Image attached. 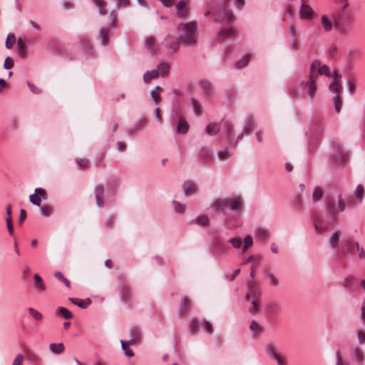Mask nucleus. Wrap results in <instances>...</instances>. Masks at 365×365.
I'll use <instances>...</instances> for the list:
<instances>
[{"mask_svg": "<svg viewBox=\"0 0 365 365\" xmlns=\"http://www.w3.org/2000/svg\"><path fill=\"white\" fill-rule=\"evenodd\" d=\"M329 89L335 94L333 98V104L335 111L339 113L342 107V100L341 98L342 87L337 81H332L329 85Z\"/></svg>", "mask_w": 365, "mask_h": 365, "instance_id": "obj_6", "label": "nucleus"}, {"mask_svg": "<svg viewBox=\"0 0 365 365\" xmlns=\"http://www.w3.org/2000/svg\"><path fill=\"white\" fill-rule=\"evenodd\" d=\"M200 327L204 328L205 331L210 334L213 332V327L211 322L206 321L205 319L200 322Z\"/></svg>", "mask_w": 365, "mask_h": 365, "instance_id": "obj_43", "label": "nucleus"}, {"mask_svg": "<svg viewBox=\"0 0 365 365\" xmlns=\"http://www.w3.org/2000/svg\"><path fill=\"white\" fill-rule=\"evenodd\" d=\"M200 327V322L196 319H192L190 324V332L192 335H195L198 331V327Z\"/></svg>", "mask_w": 365, "mask_h": 365, "instance_id": "obj_49", "label": "nucleus"}, {"mask_svg": "<svg viewBox=\"0 0 365 365\" xmlns=\"http://www.w3.org/2000/svg\"><path fill=\"white\" fill-rule=\"evenodd\" d=\"M346 203L341 195H337L336 200L334 196H326L324 203V219L331 225L338 220V214L343 212Z\"/></svg>", "mask_w": 365, "mask_h": 365, "instance_id": "obj_1", "label": "nucleus"}, {"mask_svg": "<svg viewBox=\"0 0 365 365\" xmlns=\"http://www.w3.org/2000/svg\"><path fill=\"white\" fill-rule=\"evenodd\" d=\"M120 344H121V348H122L123 351H124L125 355H126L129 357L133 356V352L131 349L127 348L125 341L121 339Z\"/></svg>", "mask_w": 365, "mask_h": 365, "instance_id": "obj_60", "label": "nucleus"}, {"mask_svg": "<svg viewBox=\"0 0 365 365\" xmlns=\"http://www.w3.org/2000/svg\"><path fill=\"white\" fill-rule=\"evenodd\" d=\"M76 162L81 168H88L90 165V162L86 158H76Z\"/></svg>", "mask_w": 365, "mask_h": 365, "instance_id": "obj_59", "label": "nucleus"}, {"mask_svg": "<svg viewBox=\"0 0 365 365\" xmlns=\"http://www.w3.org/2000/svg\"><path fill=\"white\" fill-rule=\"evenodd\" d=\"M190 305V299L187 297H184L181 299V307L180 309V313L185 312L189 308Z\"/></svg>", "mask_w": 365, "mask_h": 365, "instance_id": "obj_54", "label": "nucleus"}, {"mask_svg": "<svg viewBox=\"0 0 365 365\" xmlns=\"http://www.w3.org/2000/svg\"><path fill=\"white\" fill-rule=\"evenodd\" d=\"M119 297L120 301L123 303H128L131 299L130 289L127 284L123 283L120 284Z\"/></svg>", "mask_w": 365, "mask_h": 365, "instance_id": "obj_19", "label": "nucleus"}, {"mask_svg": "<svg viewBox=\"0 0 365 365\" xmlns=\"http://www.w3.org/2000/svg\"><path fill=\"white\" fill-rule=\"evenodd\" d=\"M156 71H158L159 76L165 77L168 73L169 66L166 63H160L158 64Z\"/></svg>", "mask_w": 365, "mask_h": 365, "instance_id": "obj_39", "label": "nucleus"}, {"mask_svg": "<svg viewBox=\"0 0 365 365\" xmlns=\"http://www.w3.org/2000/svg\"><path fill=\"white\" fill-rule=\"evenodd\" d=\"M200 93L205 101H212L215 96V91L212 83L206 79H202L198 83Z\"/></svg>", "mask_w": 365, "mask_h": 365, "instance_id": "obj_9", "label": "nucleus"}, {"mask_svg": "<svg viewBox=\"0 0 365 365\" xmlns=\"http://www.w3.org/2000/svg\"><path fill=\"white\" fill-rule=\"evenodd\" d=\"M341 236V231L336 230L334 232H332L331 233L327 235L325 244L333 250H339V253H340L342 252V249L341 247V241H340ZM338 257L341 258L342 257V256H339V254H338Z\"/></svg>", "mask_w": 365, "mask_h": 365, "instance_id": "obj_8", "label": "nucleus"}, {"mask_svg": "<svg viewBox=\"0 0 365 365\" xmlns=\"http://www.w3.org/2000/svg\"><path fill=\"white\" fill-rule=\"evenodd\" d=\"M250 329L252 334L257 337L259 336L262 332V327L257 321L252 320L250 324Z\"/></svg>", "mask_w": 365, "mask_h": 365, "instance_id": "obj_30", "label": "nucleus"}, {"mask_svg": "<svg viewBox=\"0 0 365 365\" xmlns=\"http://www.w3.org/2000/svg\"><path fill=\"white\" fill-rule=\"evenodd\" d=\"M209 222L210 220L206 215H200L192 221V223L200 226H207L209 224Z\"/></svg>", "mask_w": 365, "mask_h": 365, "instance_id": "obj_40", "label": "nucleus"}, {"mask_svg": "<svg viewBox=\"0 0 365 365\" xmlns=\"http://www.w3.org/2000/svg\"><path fill=\"white\" fill-rule=\"evenodd\" d=\"M354 196L356 200H353L349 201L350 204L356 202L357 204H361L364 198V187L362 185H358L354 190Z\"/></svg>", "mask_w": 365, "mask_h": 365, "instance_id": "obj_21", "label": "nucleus"}, {"mask_svg": "<svg viewBox=\"0 0 365 365\" xmlns=\"http://www.w3.org/2000/svg\"><path fill=\"white\" fill-rule=\"evenodd\" d=\"M180 42L179 38L172 35H168L165 37L162 44L167 49L170 50L172 52H175L178 50Z\"/></svg>", "mask_w": 365, "mask_h": 365, "instance_id": "obj_16", "label": "nucleus"}, {"mask_svg": "<svg viewBox=\"0 0 365 365\" xmlns=\"http://www.w3.org/2000/svg\"><path fill=\"white\" fill-rule=\"evenodd\" d=\"M30 315L37 322H41L43 319V315L41 312L36 310L35 309L30 307L28 309Z\"/></svg>", "mask_w": 365, "mask_h": 365, "instance_id": "obj_45", "label": "nucleus"}, {"mask_svg": "<svg viewBox=\"0 0 365 365\" xmlns=\"http://www.w3.org/2000/svg\"><path fill=\"white\" fill-rule=\"evenodd\" d=\"M69 301L71 302L73 304L77 305L82 309H86L91 303L89 299L83 300L78 298L70 297Z\"/></svg>", "mask_w": 365, "mask_h": 365, "instance_id": "obj_31", "label": "nucleus"}, {"mask_svg": "<svg viewBox=\"0 0 365 365\" xmlns=\"http://www.w3.org/2000/svg\"><path fill=\"white\" fill-rule=\"evenodd\" d=\"M30 202L38 207L41 206V197L34 192V194L29 196Z\"/></svg>", "mask_w": 365, "mask_h": 365, "instance_id": "obj_56", "label": "nucleus"}, {"mask_svg": "<svg viewBox=\"0 0 365 365\" xmlns=\"http://www.w3.org/2000/svg\"><path fill=\"white\" fill-rule=\"evenodd\" d=\"M49 350L54 354H60L64 351V345L63 343H51L49 345Z\"/></svg>", "mask_w": 365, "mask_h": 365, "instance_id": "obj_34", "label": "nucleus"}, {"mask_svg": "<svg viewBox=\"0 0 365 365\" xmlns=\"http://www.w3.org/2000/svg\"><path fill=\"white\" fill-rule=\"evenodd\" d=\"M301 6L299 11V17L302 20L312 21L317 14L313 9L306 2L305 0H301Z\"/></svg>", "mask_w": 365, "mask_h": 365, "instance_id": "obj_10", "label": "nucleus"}, {"mask_svg": "<svg viewBox=\"0 0 365 365\" xmlns=\"http://www.w3.org/2000/svg\"><path fill=\"white\" fill-rule=\"evenodd\" d=\"M220 128V126L217 123H211L207 125L205 133L209 135H215L219 132Z\"/></svg>", "mask_w": 365, "mask_h": 365, "instance_id": "obj_33", "label": "nucleus"}, {"mask_svg": "<svg viewBox=\"0 0 365 365\" xmlns=\"http://www.w3.org/2000/svg\"><path fill=\"white\" fill-rule=\"evenodd\" d=\"M227 242L229 243L232 244V245L235 249H239L240 247H241L242 244V238L240 237H236L230 238V239L228 240Z\"/></svg>", "mask_w": 365, "mask_h": 365, "instance_id": "obj_52", "label": "nucleus"}, {"mask_svg": "<svg viewBox=\"0 0 365 365\" xmlns=\"http://www.w3.org/2000/svg\"><path fill=\"white\" fill-rule=\"evenodd\" d=\"M217 35L218 38L221 41H225L235 36V31L231 27L224 29L222 31L219 32Z\"/></svg>", "mask_w": 365, "mask_h": 365, "instance_id": "obj_27", "label": "nucleus"}, {"mask_svg": "<svg viewBox=\"0 0 365 365\" xmlns=\"http://www.w3.org/2000/svg\"><path fill=\"white\" fill-rule=\"evenodd\" d=\"M252 294H253L255 297H256L257 293H256L255 284L252 281L248 282V292L246 294V299L247 300L250 299V296Z\"/></svg>", "mask_w": 365, "mask_h": 365, "instance_id": "obj_51", "label": "nucleus"}, {"mask_svg": "<svg viewBox=\"0 0 365 365\" xmlns=\"http://www.w3.org/2000/svg\"><path fill=\"white\" fill-rule=\"evenodd\" d=\"M254 128V121L251 117H247L245 120V125L242 130L247 133L250 134Z\"/></svg>", "mask_w": 365, "mask_h": 365, "instance_id": "obj_37", "label": "nucleus"}, {"mask_svg": "<svg viewBox=\"0 0 365 365\" xmlns=\"http://www.w3.org/2000/svg\"><path fill=\"white\" fill-rule=\"evenodd\" d=\"M130 336L135 341H138L140 338V331L138 328L137 327H133L130 331Z\"/></svg>", "mask_w": 365, "mask_h": 365, "instance_id": "obj_57", "label": "nucleus"}, {"mask_svg": "<svg viewBox=\"0 0 365 365\" xmlns=\"http://www.w3.org/2000/svg\"><path fill=\"white\" fill-rule=\"evenodd\" d=\"M92 2L95 5V6L98 8V13L100 15L104 16L107 14L106 9L105 8L104 0H92Z\"/></svg>", "mask_w": 365, "mask_h": 365, "instance_id": "obj_38", "label": "nucleus"}, {"mask_svg": "<svg viewBox=\"0 0 365 365\" xmlns=\"http://www.w3.org/2000/svg\"><path fill=\"white\" fill-rule=\"evenodd\" d=\"M210 252L214 255H225L229 254L227 245L220 239H215L210 245Z\"/></svg>", "mask_w": 365, "mask_h": 365, "instance_id": "obj_15", "label": "nucleus"}, {"mask_svg": "<svg viewBox=\"0 0 365 365\" xmlns=\"http://www.w3.org/2000/svg\"><path fill=\"white\" fill-rule=\"evenodd\" d=\"M189 124L182 115H180L177 126V133L185 134L188 132Z\"/></svg>", "mask_w": 365, "mask_h": 365, "instance_id": "obj_23", "label": "nucleus"}, {"mask_svg": "<svg viewBox=\"0 0 365 365\" xmlns=\"http://www.w3.org/2000/svg\"><path fill=\"white\" fill-rule=\"evenodd\" d=\"M264 277L269 281V284L272 287H277L279 284V279L275 276L273 271L268 269L264 272Z\"/></svg>", "mask_w": 365, "mask_h": 365, "instance_id": "obj_24", "label": "nucleus"}, {"mask_svg": "<svg viewBox=\"0 0 365 365\" xmlns=\"http://www.w3.org/2000/svg\"><path fill=\"white\" fill-rule=\"evenodd\" d=\"M145 47L151 52L155 51V38L153 36H148L145 40Z\"/></svg>", "mask_w": 365, "mask_h": 365, "instance_id": "obj_44", "label": "nucleus"}, {"mask_svg": "<svg viewBox=\"0 0 365 365\" xmlns=\"http://www.w3.org/2000/svg\"><path fill=\"white\" fill-rule=\"evenodd\" d=\"M54 276L61 282H62L67 287H71V283L68 279H66L64 275L61 272H56L54 274Z\"/></svg>", "mask_w": 365, "mask_h": 365, "instance_id": "obj_53", "label": "nucleus"}, {"mask_svg": "<svg viewBox=\"0 0 365 365\" xmlns=\"http://www.w3.org/2000/svg\"><path fill=\"white\" fill-rule=\"evenodd\" d=\"M173 203L174 205L175 212L180 214L183 213L185 211L186 205L185 204H182L176 200H173Z\"/></svg>", "mask_w": 365, "mask_h": 365, "instance_id": "obj_50", "label": "nucleus"}, {"mask_svg": "<svg viewBox=\"0 0 365 365\" xmlns=\"http://www.w3.org/2000/svg\"><path fill=\"white\" fill-rule=\"evenodd\" d=\"M253 244V239L250 235H247L244 238V246L242 252H245L248 247L252 246Z\"/></svg>", "mask_w": 365, "mask_h": 365, "instance_id": "obj_55", "label": "nucleus"}, {"mask_svg": "<svg viewBox=\"0 0 365 365\" xmlns=\"http://www.w3.org/2000/svg\"><path fill=\"white\" fill-rule=\"evenodd\" d=\"M24 359V356L22 354H19L14 359L12 365H22V362Z\"/></svg>", "mask_w": 365, "mask_h": 365, "instance_id": "obj_64", "label": "nucleus"}, {"mask_svg": "<svg viewBox=\"0 0 365 365\" xmlns=\"http://www.w3.org/2000/svg\"><path fill=\"white\" fill-rule=\"evenodd\" d=\"M159 76L158 71L156 69H153L151 71H147L143 74V81L145 83H148L152 79L158 78Z\"/></svg>", "mask_w": 365, "mask_h": 365, "instance_id": "obj_35", "label": "nucleus"}, {"mask_svg": "<svg viewBox=\"0 0 365 365\" xmlns=\"http://www.w3.org/2000/svg\"><path fill=\"white\" fill-rule=\"evenodd\" d=\"M17 47L19 51V55L21 56V57L24 58V56H25V43L21 39L18 40Z\"/></svg>", "mask_w": 365, "mask_h": 365, "instance_id": "obj_58", "label": "nucleus"}, {"mask_svg": "<svg viewBox=\"0 0 365 365\" xmlns=\"http://www.w3.org/2000/svg\"><path fill=\"white\" fill-rule=\"evenodd\" d=\"M41 215L43 217H49L51 215V207L48 205H44L41 209Z\"/></svg>", "mask_w": 365, "mask_h": 365, "instance_id": "obj_61", "label": "nucleus"}, {"mask_svg": "<svg viewBox=\"0 0 365 365\" xmlns=\"http://www.w3.org/2000/svg\"><path fill=\"white\" fill-rule=\"evenodd\" d=\"M14 62L12 58L8 56L6 58L4 63V68L5 69H10L14 66Z\"/></svg>", "mask_w": 365, "mask_h": 365, "instance_id": "obj_62", "label": "nucleus"}, {"mask_svg": "<svg viewBox=\"0 0 365 365\" xmlns=\"http://www.w3.org/2000/svg\"><path fill=\"white\" fill-rule=\"evenodd\" d=\"M178 29L179 31V39L182 43L192 46L197 42V23L195 21H192L185 24H180Z\"/></svg>", "mask_w": 365, "mask_h": 365, "instance_id": "obj_4", "label": "nucleus"}, {"mask_svg": "<svg viewBox=\"0 0 365 365\" xmlns=\"http://www.w3.org/2000/svg\"><path fill=\"white\" fill-rule=\"evenodd\" d=\"M227 3L225 2L223 8L214 11L212 15L215 17V20L219 24H225L230 25L233 21L232 14L227 10Z\"/></svg>", "mask_w": 365, "mask_h": 365, "instance_id": "obj_7", "label": "nucleus"}, {"mask_svg": "<svg viewBox=\"0 0 365 365\" xmlns=\"http://www.w3.org/2000/svg\"><path fill=\"white\" fill-rule=\"evenodd\" d=\"M319 78V61H314L310 68V73L307 81V94L309 98H313L317 91V83Z\"/></svg>", "mask_w": 365, "mask_h": 365, "instance_id": "obj_5", "label": "nucleus"}, {"mask_svg": "<svg viewBox=\"0 0 365 365\" xmlns=\"http://www.w3.org/2000/svg\"><path fill=\"white\" fill-rule=\"evenodd\" d=\"M190 105L192 106L194 114L196 116L199 117L202 114V113H203L202 106L201 105V103L199 101H197L195 98H191Z\"/></svg>", "mask_w": 365, "mask_h": 365, "instance_id": "obj_25", "label": "nucleus"}, {"mask_svg": "<svg viewBox=\"0 0 365 365\" xmlns=\"http://www.w3.org/2000/svg\"><path fill=\"white\" fill-rule=\"evenodd\" d=\"M255 237L262 241H267L270 236V231L265 227H257L254 231Z\"/></svg>", "mask_w": 365, "mask_h": 365, "instance_id": "obj_20", "label": "nucleus"}, {"mask_svg": "<svg viewBox=\"0 0 365 365\" xmlns=\"http://www.w3.org/2000/svg\"><path fill=\"white\" fill-rule=\"evenodd\" d=\"M267 309L269 312L274 313L277 311L278 304L275 302H269L267 306Z\"/></svg>", "mask_w": 365, "mask_h": 365, "instance_id": "obj_63", "label": "nucleus"}, {"mask_svg": "<svg viewBox=\"0 0 365 365\" xmlns=\"http://www.w3.org/2000/svg\"><path fill=\"white\" fill-rule=\"evenodd\" d=\"M252 55L250 53L244 55L240 59L236 61L235 67L237 68H245L247 63H249Z\"/></svg>", "mask_w": 365, "mask_h": 365, "instance_id": "obj_32", "label": "nucleus"}, {"mask_svg": "<svg viewBox=\"0 0 365 365\" xmlns=\"http://www.w3.org/2000/svg\"><path fill=\"white\" fill-rule=\"evenodd\" d=\"M334 21V30L339 35H345L352 28L354 18L351 12H335L332 15Z\"/></svg>", "mask_w": 365, "mask_h": 365, "instance_id": "obj_3", "label": "nucleus"}, {"mask_svg": "<svg viewBox=\"0 0 365 365\" xmlns=\"http://www.w3.org/2000/svg\"><path fill=\"white\" fill-rule=\"evenodd\" d=\"M110 33L109 26L103 27L98 32V36L101 39V44L103 46H106L108 43V36Z\"/></svg>", "mask_w": 365, "mask_h": 365, "instance_id": "obj_22", "label": "nucleus"}, {"mask_svg": "<svg viewBox=\"0 0 365 365\" xmlns=\"http://www.w3.org/2000/svg\"><path fill=\"white\" fill-rule=\"evenodd\" d=\"M221 126L223 129V131L225 134L228 143H232L233 141V133H234V126L232 123L226 118H222L221 121Z\"/></svg>", "mask_w": 365, "mask_h": 365, "instance_id": "obj_17", "label": "nucleus"}, {"mask_svg": "<svg viewBox=\"0 0 365 365\" xmlns=\"http://www.w3.org/2000/svg\"><path fill=\"white\" fill-rule=\"evenodd\" d=\"M341 247L342 252L339 253V256H344L345 251L349 252H357L361 249L359 242L351 239H346L341 241Z\"/></svg>", "mask_w": 365, "mask_h": 365, "instance_id": "obj_14", "label": "nucleus"}, {"mask_svg": "<svg viewBox=\"0 0 365 365\" xmlns=\"http://www.w3.org/2000/svg\"><path fill=\"white\" fill-rule=\"evenodd\" d=\"M309 148H314L317 145L319 138V125L317 123H312L306 133Z\"/></svg>", "mask_w": 365, "mask_h": 365, "instance_id": "obj_12", "label": "nucleus"}, {"mask_svg": "<svg viewBox=\"0 0 365 365\" xmlns=\"http://www.w3.org/2000/svg\"><path fill=\"white\" fill-rule=\"evenodd\" d=\"M199 153H200V156L202 157V158L203 159L204 163H206L207 161H208L210 160V156H211V152L208 148H202L200 150Z\"/></svg>", "mask_w": 365, "mask_h": 365, "instance_id": "obj_48", "label": "nucleus"}, {"mask_svg": "<svg viewBox=\"0 0 365 365\" xmlns=\"http://www.w3.org/2000/svg\"><path fill=\"white\" fill-rule=\"evenodd\" d=\"M210 207L224 215H226L228 210L232 211L235 214H240L242 210V200L238 196L220 197L215 200L210 205Z\"/></svg>", "mask_w": 365, "mask_h": 365, "instance_id": "obj_2", "label": "nucleus"}, {"mask_svg": "<svg viewBox=\"0 0 365 365\" xmlns=\"http://www.w3.org/2000/svg\"><path fill=\"white\" fill-rule=\"evenodd\" d=\"M56 314H61L65 319H71L73 317V314L68 309L60 307L56 309Z\"/></svg>", "mask_w": 365, "mask_h": 365, "instance_id": "obj_41", "label": "nucleus"}, {"mask_svg": "<svg viewBox=\"0 0 365 365\" xmlns=\"http://www.w3.org/2000/svg\"><path fill=\"white\" fill-rule=\"evenodd\" d=\"M321 24L324 30L327 32L331 31L334 29V21L333 19H329L326 16L321 17Z\"/></svg>", "mask_w": 365, "mask_h": 365, "instance_id": "obj_28", "label": "nucleus"}, {"mask_svg": "<svg viewBox=\"0 0 365 365\" xmlns=\"http://www.w3.org/2000/svg\"><path fill=\"white\" fill-rule=\"evenodd\" d=\"M160 94V88L159 86H156L153 90L150 91V96L152 101L155 104L158 103Z\"/></svg>", "mask_w": 365, "mask_h": 365, "instance_id": "obj_42", "label": "nucleus"}, {"mask_svg": "<svg viewBox=\"0 0 365 365\" xmlns=\"http://www.w3.org/2000/svg\"><path fill=\"white\" fill-rule=\"evenodd\" d=\"M182 190L185 195L189 197L192 193L196 192L197 187L192 182L187 180L182 184Z\"/></svg>", "mask_w": 365, "mask_h": 365, "instance_id": "obj_29", "label": "nucleus"}, {"mask_svg": "<svg viewBox=\"0 0 365 365\" xmlns=\"http://www.w3.org/2000/svg\"><path fill=\"white\" fill-rule=\"evenodd\" d=\"M321 76H325L333 79V81H336L338 78H341V75L338 73L336 69L331 68L326 64L321 66Z\"/></svg>", "mask_w": 365, "mask_h": 365, "instance_id": "obj_18", "label": "nucleus"}, {"mask_svg": "<svg viewBox=\"0 0 365 365\" xmlns=\"http://www.w3.org/2000/svg\"><path fill=\"white\" fill-rule=\"evenodd\" d=\"M265 351L271 360H275L277 365H287V358L277 352L273 345L268 344L265 347Z\"/></svg>", "mask_w": 365, "mask_h": 365, "instance_id": "obj_11", "label": "nucleus"}, {"mask_svg": "<svg viewBox=\"0 0 365 365\" xmlns=\"http://www.w3.org/2000/svg\"><path fill=\"white\" fill-rule=\"evenodd\" d=\"M349 154L343 150L339 144H335L331 159L335 163L342 164L347 161Z\"/></svg>", "mask_w": 365, "mask_h": 365, "instance_id": "obj_13", "label": "nucleus"}, {"mask_svg": "<svg viewBox=\"0 0 365 365\" xmlns=\"http://www.w3.org/2000/svg\"><path fill=\"white\" fill-rule=\"evenodd\" d=\"M336 3L340 6V9L337 12H351L346 10L349 5V0H336Z\"/></svg>", "mask_w": 365, "mask_h": 365, "instance_id": "obj_46", "label": "nucleus"}, {"mask_svg": "<svg viewBox=\"0 0 365 365\" xmlns=\"http://www.w3.org/2000/svg\"><path fill=\"white\" fill-rule=\"evenodd\" d=\"M95 197L96 202L98 207H102L103 205V187L98 185L95 187Z\"/></svg>", "mask_w": 365, "mask_h": 365, "instance_id": "obj_26", "label": "nucleus"}, {"mask_svg": "<svg viewBox=\"0 0 365 365\" xmlns=\"http://www.w3.org/2000/svg\"><path fill=\"white\" fill-rule=\"evenodd\" d=\"M16 42V36L14 34L9 33L7 36L6 40V48L8 49H11L14 44Z\"/></svg>", "mask_w": 365, "mask_h": 365, "instance_id": "obj_47", "label": "nucleus"}, {"mask_svg": "<svg viewBox=\"0 0 365 365\" xmlns=\"http://www.w3.org/2000/svg\"><path fill=\"white\" fill-rule=\"evenodd\" d=\"M34 287L39 292H43L46 289V287L42 282V279L38 274H35L34 276Z\"/></svg>", "mask_w": 365, "mask_h": 365, "instance_id": "obj_36", "label": "nucleus"}]
</instances>
